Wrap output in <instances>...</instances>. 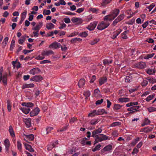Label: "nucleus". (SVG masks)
Segmentation results:
<instances>
[{"label": "nucleus", "mask_w": 156, "mask_h": 156, "mask_svg": "<svg viewBox=\"0 0 156 156\" xmlns=\"http://www.w3.org/2000/svg\"><path fill=\"white\" fill-rule=\"evenodd\" d=\"M119 12V9L115 8L111 11L109 14L105 16L104 20L105 21H111L114 20L118 15Z\"/></svg>", "instance_id": "nucleus-1"}, {"label": "nucleus", "mask_w": 156, "mask_h": 156, "mask_svg": "<svg viewBox=\"0 0 156 156\" xmlns=\"http://www.w3.org/2000/svg\"><path fill=\"white\" fill-rule=\"evenodd\" d=\"M53 52L51 50L45 49L41 53V55H38L35 57V59L38 60H41L45 58V56H48L53 54Z\"/></svg>", "instance_id": "nucleus-2"}, {"label": "nucleus", "mask_w": 156, "mask_h": 156, "mask_svg": "<svg viewBox=\"0 0 156 156\" xmlns=\"http://www.w3.org/2000/svg\"><path fill=\"white\" fill-rule=\"evenodd\" d=\"M110 138L103 134H99L95 138V142L97 143L98 142H101L107 140H110Z\"/></svg>", "instance_id": "nucleus-3"}, {"label": "nucleus", "mask_w": 156, "mask_h": 156, "mask_svg": "<svg viewBox=\"0 0 156 156\" xmlns=\"http://www.w3.org/2000/svg\"><path fill=\"white\" fill-rule=\"evenodd\" d=\"M102 21L99 24L97 27V28L99 30H102L107 27L110 25L109 23L108 22V20H105Z\"/></svg>", "instance_id": "nucleus-4"}, {"label": "nucleus", "mask_w": 156, "mask_h": 156, "mask_svg": "<svg viewBox=\"0 0 156 156\" xmlns=\"http://www.w3.org/2000/svg\"><path fill=\"white\" fill-rule=\"evenodd\" d=\"M133 66L134 68L143 69L146 67V65L145 62H141L134 64Z\"/></svg>", "instance_id": "nucleus-5"}, {"label": "nucleus", "mask_w": 156, "mask_h": 156, "mask_svg": "<svg viewBox=\"0 0 156 156\" xmlns=\"http://www.w3.org/2000/svg\"><path fill=\"white\" fill-rule=\"evenodd\" d=\"M112 146L109 144L106 146L101 151L102 154H105V152H110L112 151Z\"/></svg>", "instance_id": "nucleus-6"}, {"label": "nucleus", "mask_w": 156, "mask_h": 156, "mask_svg": "<svg viewBox=\"0 0 156 156\" xmlns=\"http://www.w3.org/2000/svg\"><path fill=\"white\" fill-rule=\"evenodd\" d=\"M140 107V106H135L129 107L127 108V110L128 111L130 112L129 113L132 114L138 110V109Z\"/></svg>", "instance_id": "nucleus-7"}, {"label": "nucleus", "mask_w": 156, "mask_h": 156, "mask_svg": "<svg viewBox=\"0 0 156 156\" xmlns=\"http://www.w3.org/2000/svg\"><path fill=\"white\" fill-rule=\"evenodd\" d=\"M43 79L42 77L40 75H36L32 76L30 79L31 81L38 82L41 81Z\"/></svg>", "instance_id": "nucleus-8"}, {"label": "nucleus", "mask_w": 156, "mask_h": 156, "mask_svg": "<svg viewBox=\"0 0 156 156\" xmlns=\"http://www.w3.org/2000/svg\"><path fill=\"white\" fill-rule=\"evenodd\" d=\"M125 15L123 14H121L119 15L116 19L113 21L112 25L113 26H115L119 22L122 20L124 17Z\"/></svg>", "instance_id": "nucleus-9"}, {"label": "nucleus", "mask_w": 156, "mask_h": 156, "mask_svg": "<svg viewBox=\"0 0 156 156\" xmlns=\"http://www.w3.org/2000/svg\"><path fill=\"white\" fill-rule=\"evenodd\" d=\"M40 111V109L36 107L30 112V116L33 117L37 115L39 113Z\"/></svg>", "instance_id": "nucleus-10"}, {"label": "nucleus", "mask_w": 156, "mask_h": 156, "mask_svg": "<svg viewBox=\"0 0 156 156\" xmlns=\"http://www.w3.org/2000/svg\"><path fill=\"white\" fill-rule=\"evenodd\" d=\"M97 23V22L94 21L90 23L89 25L87 27V28L90 31L93 30L95 28Z\"/></svg>", "instance_id": "nucleus-11"}, {"label": "nucleus", "mask_w": 156, "mask_h": 156, "mask_svg": "<svg viewBox=\"0 0 156 156\" xmlns=\"http://www.w3.org/2000/svg\"><path fill=\"white\" fill-rule=\"evenodd\" d=\"M102 131V129L101 128L96 129L92 132V136L95 138L97 137V136L98 135V134L101 133Z\"/></svg>", "instance_id": "nucleus-12"}, {"label": "nucleus", "mask_w": 156, "mask_h": 156, "mask_svg": "<svg viewBox=\"0 0 156 156\" xmlns=\"http://www.w3.org/2000/svg\"><path fill=\"white\" fill-rule=\"evenodd\" d=\"M24 140L26 141L33 140L34 138V135L33 134L25 135H24Z\"/></svg>", "instance_id": "nucleus-13"}, {"label": "nucleus", "mask_w": 156, "mask_h": 156, "mask_svg": "<svg viewBox=\"0 0 156 156\" xmlns=\"http://www.w3.org/2000/svg\"><path fill=\"white\" fill-rule=\"evenodd\" d=\"M61 46L60 44L57 42H54L49 45V48L53 49H56L59 48Z\"/></svg>", "instance_id": "nucleus-14"}, {"label": "nucleus", "mask_w": 156, "mask_h": 156, "mask_svg": "<svg viewBox=\"0 0 156 156\" xmlns=\"http://www.w3.org/2000/svg\"><path fill=\"white\" fill-rule=\"evenodd\" d=\"M154 128L153 126H148L142 128L141 129L140 132H144L145 133H148L150 132Z\"/></svg>", "instance_id": "nucleus-15"}, {"label": "nucleus", "mask_w": 156, "mask_h": 156, "mask_svg": "<svg viewBox=\"0 0 156 156\" xmlns=\"http://www.w3.org/2000/svg\"><path fill=\"white\" fill-rule=\"evenodd\" d=\"M40 70L38 68H35L31 69L29 72V73L33 75L38 74L40 72Z\"/></svg>", "instance_id": "nucleus-16"}, {"label": "nucleus", "mask_w": 156, "mask_h": 156, "mask_svg": "<svg viewBox=\"0 0 156 156\" xmlns=\"http://www.w3.org/2000/svg\"><path fill=\"white\" fill-rule=\"evenodd\" d=\"M107 77L105 76H104L100 78L98 80V82L100 86H101L107 82Z\"/></svg>", "instance_id": "nucleus-17"}, {"label": "nucleus", "mask_w": 156, "mask_h": 156, "mask_svg": "<svg viewBox=\"0 0 156 156\" xmlns=\"http://www.w3.org/2000/svg\"><path fill=\"white\" fill-rule=\"evenodd\" d=\"M118 101L119 103H122L129 101L130 99L128 98H120L118 99Z\"/></svg>", "instance_id": "nucleus-18"}, {"label": "nucleus", "mask_w": 156, "mask_h": 156, "mask_svg": "<svg viewBox=\"0 0 156 156\" xmlns=\"http://www.w3.org/2000/svg\"><path fill=\"white\" fill-rule=\"evenodd\" d=\"M20 109L22 112L26 114H28L30 110V109L29 108H26L25 107H21Z\"/></svg>", "instance_id": "nucleus-19"}, {"label": "nucleus", "mask_w": 156, "mask_h": 156, "mask_svg": "<svg viewBox=\"0 0 156 156\" xmlns=\"http://www.w3.org/2000/svg\"><path fill=\"white\" fill-rule=\"evenodd\" d=\"M21 105L23 106L27 107V108L32 107L34 105V104L30 102H23Z\"/></svg>", "instance_id": "nucleus-20"}, {"label": "nucleus", "mask_w": 156, "mask_h": 156, "mask_svg": "<svg viewBox=\"0 0 156 156\" xmlns=\"http://www.w3.org/2000/svg\"><path fill=\"white\" fill-rule=\"evenodd\" d=\"M34 86V84L33 83L30 84L25 83L23 85L22 88V89H24L28 88H33Z\"/></svg>", "instance_id": "nucleus-21"}, {"label": "nucleus", "mask_w": 156, "mask_h": 156, "mask_svg": "<svg viewBox=\"0 0 156 156\" xmlns=\"http://www.w3.org/2000/svg\"><path fill=\"white\" fill-rule=\"evenodd\" d=\"M25 149L29 151L30 152H33L34 151V149L32 147L27 144L24 143L23 144Z\"/></svg>", "instance_id": "nucleus-22"}, {"label": "nucleus", "mask_w": 156, "mask_h": 156, "mask_svg": "<svg viewBox=\"0 0 156 156\" xmlns=\"http://www.w3.org/2000/svg\"><path fill=\"white\" fill-rule=\"evenodd\" d=\"M4 144L5 148L7 150H8L10 147V143L8 139H5L4 141Z\"/></svg>", "instance_id": "nucleus-23"}, {"label": "nucleus", "mask_w": 156, "mask_h": 156, "mask_svg": "<svg viewBox=\"0 0 156 156\" xmlns=\"http://www.w3.org/2000/svg\"><path fill=\"white\" fill-rule=\"evenodd\" d=\"M23 121L27 127H29L30 126L31 123L30 118L24 119Z\"/></svg>", "instance_id": "nucleus-24"}, {"label": "nucleus", "mask_w": 156, "mask_h": 156, "mask_svg": "<svg viewBox=\"0 0 156 156\" xmlns=\"http://www.w3.org/2000/svg\"><path fill=\"white\" fill-rule=\"evenodd\" d=\"M139 104L138 102H132L128 103L126 105V106L128 107L130 106H137Z\"/></svg>", "instance_id": "nucleus-25"}, {"label": "nucleus", "mask_w": 156, "mask_h": 156, "mask_svg": "<svg viewBox=\"0 0 156 156\" xmlns=\"http://www.w3.org/2000/svg\"><path fill=\"white\" fill-rule=\"evenodd\" d=\"M94 95L96 97H101L100 92L98 89H96L94 90Z\"/></svg>", "instance_id": "nucleus-26"}, {"label": "nucleus", "mask_w": 156, "mask_h": 156, "mask_svg": "<svg viewBox=\"0 0 156 156\" xmlns=\"http://www.w3.org/2000/svg\"><path fill=\"white\" fill-rule=\"evenodd\" d=\"M98 115H101L102 114H107L108 113L104 109H98L97 112Z\"/></svg>", "instance_id": "nucleus-27"}, {"label": "nucleus", "mask_w": 156, "mask_h": 156, "mask_svg": "<svg viewBox=\"0 0 156 156\" xmlns=\"http://www.w3.org/2000/svg\"><path fill=\"white\" fill-rule=\"evenodd\" d=\"M7 73H5L2 77V82L4 85H6L7 84Z\"/></svg>", "instance_id": "nucleus-28"}, {"label": "nucleus", "mask_w": 156, "mask_h": 156, "mask_svg": "<svg viewBox=\"0 0 156 156\" xmlns=\"http://www.w3.org/2000/svg\"><path fill=\"white\" fill-rule=\"evenodd\" d=\"M27 11H25L23 12L21 14V19L20 21V24H21L23 22V21L25 19L26 16L27 15Z\"/></svg>", "instance_id": "nucleus-29"}, {"label": "nucleus", "mask_w": 156, "mask_h": 156, "mask_svg": "<svg viewBox=\"0 0 156 156\" xmlns=\"http://www.w3.org/2000/svg\"><path fill=\"white\" fill-rule=\"evenodd\" d=\"M42 26V23L40 22L39 23L34 27L32 28V30H35L36 31H39L40 28Z\"/></svg>", "instance_id": "nucleus-30"}, {"label": "nucleus", "mask_w": 156, "mask_h": 156, "mask_svg": "<svg viewBox=\"0 0 156 156\" xmlns=\"http://www.w3.org/2000/svg\"><path fill=\"white\" fill-rule=\"evenodd\" d=\"M9 131L10 134L11 136L12 137H14L15 136L14 132L13 131V129L12 126H10L9 127Z\"/></svg>", "instance_id": "nucleus-31"}, {"label": "nucleus", "mask_w": 156, "mask_h": 156, "mask_svg": "<svg viewBox=\"0 0 156 156\" xmlns=\"http://www.w3.org/2000/svg\"><path fill=\"white\" fill-rule=\"evenodd\" d=\"M146 72L149 75H152L155 73V70L154 69H147Z\"/></svg>", "instance_id": "nucleus-32"}, {"label": "nucleus", "mask_w": 156, "mask_h": 156, "mask_svg": "<svg viewBox=\"0 0 156 156\" xmlns=\"http://www.w3.org/2000/svg\"><path fill=\"white\" fill-rule=\"evenodd\" d=\"M55 25L52 23H50L46 24V27L48 30H51L54 28Z\"/></svg>", "instance_id": "nucleus-33"}, {"label": "nucleus", "mask_w": 156, "mask_h": 156, "mask_svg": "<svg viewBox=\"0 0 156 156\" xmlns=\"http://www.w3.org/2000/svg\"><path fill=\"white\" fill-rule=\"evenodd\" d=\"M96 115H98L97 111L95 110H93V111L88 114V117H93Z\"/></svg>", "instance_id": "nucleus-34"}, {"label": "nucleus", "mask_w": 156, "mask_h": 156, "mask_svg": "<svg viewBox=\"0 0 156 156\" xmlns=\"http://www.w3.org/2000/svg\"><path fill=\"white\" fill-rule=\"evenodd\" d=\"M85 81L84 79H80L78 83V85L81 88L83 87V85L85 84Z\"/></svg>", "instance_id": "nucleus-35"}, {"label": "nucleus", "mask_w": 156, "mask_h": 156, "mask_svg": "<svg viewBox=\"0 0 156 156\" xmlns=\"http://www.w3.org/2000/svg\"><path fill=\"white\" fill-rule=\"evenodd\" d=\"M140 139L139 137H136L132 141L131 143V144L132 146H134L136 143H137L140 140Z\"/></svg>", "instance_id": "nucleus-36"}, {"label": "nucleus", "mask_w": 156, "mask_h": 156, "mask_svg": "<svg viewBox=\"0 0 156 156\" xmlns=\"http://www.w3.org/2000/svg\"><path fill=\"white\" fill-rule=\"evenodd\" d=\"M7 109L9 112H10L11 110V102L9 100H8L7 102Z\"/></svg>", "instance_id": "nucleus-37"}, {"label": "nucleus", "mask_w": 156, "mask_h": 156, "mask_svg": "<svg viewBox=\"0 0 156 156\" xmlns=\"http://www.w3.org/2000/svg\"><path fill=\"white\" fill-rule=\"evenodd\" d=\"M154 55V53H152V54H147V55H145L144 56V57L143 58L144 59H148L149 58H151L152 57H153V56Z\"/></svg>", "instance_id": "nucleus-38"}, {"label": "nucleus", "mask_w": 156, "mask_h": 156, "mask_svg": "<svg viewBox=\"0 0 156 156\" xmlns=\"http://www.w3.org/2000/svg\"><path fill=\"white\" fill-rule=\"evenodd\" d=\"M22 145L20 140H18L17 141V147L19 150L21 151L22 149Z\"/></svg>", "instance_id": "nucleus-39"}, {"label": "nucleus", "mask_w": 156, "mask_h": 156, "mask_svg": "<svg viewBox=\"0 0 156 156\" xmlns=\"http://www.w3.org/2000/svg\"><path fill=\"white\" fill-rule=\"evenodd\" d=\"M128 32V31H125L124 32H123L122 34V38H123V39H126L128 37L126 34H127Z\"/></svg>", "instance_id": "nucleus-40"}, {"label": "nucleus", "mask_w": 156, "mask_h": 156, "mask_svg": "<svg viewBox=\"0 0 156 156\" xmlns=\"http://www.w3.org/2000/svg\"><path fill=\"white\" fill-rule=\"evenodd\" d=\"M150 122V121L147 119L145 118L144 120L143 123L141 124L142 126H143L145 125H148Z\"/></svg>", "instance_id": "nucleus-41"}, {"label": "nucleus", "mask_w": 156, "mask_h": 156, "mask_svg": "<svg viewBox=\"0 0 156 156\" xmlns=\"http://www.w3.org/2000/svg\"><path fill=\"white\" fill-rule=\"evenodd\" d=\"M101 145L100 144H98L95 147L92 148V151L93 152H94L96 151H98L100 150Z\"/></svg>", "instance_id": "nucleus-42"}, {"label": "nucleus", "mask_w": 156, "mask_h": 156, "mask_svg": "<svg viewBox=\"0 0 156 156\" xmlns=\"http://www.w3.org/2000/svg\"><path fill=\"white\" fill-rule=\"evenodd\" d=\"M155 94H151L148 96L147 97L146 99L147 101L149 102L151 100H152L153 98L154 97Z\"/></svg>", "instance_id": "nucleus-43"}, {"label": "nucleus", "mask_w": 156, "mask_h": 156, "mask_svg": "<svg viewBox=\"0 0 156 156\" xmlns=\"http://www.w3.org/2000/svg\"><path fill=\"white\" fill-rule=\"evenodd\" d=\"M90 94V92L89 91H86L84 92L83 95L86 97V99L89 97Z\"/></svg>", "instance_id": "nucleus-44"}, {"label": "nucleus", "mask_w": 156, "mask_h": 156, "mask_svg": "<svg viewBox=\"0 0 156 156\" xmlns=\"http://www.w3.org/2000/svg\"><path fill=\"white\" fill-rule=\"evenodd\" d=\"M12 64L14 66L15 64H16V67L17 69H18L20 67L21 64L19 62L13 61L12 62Z\"/></svg>", "instance_id": "nucleus-45"}, {"label": "nucleus", "mask_w": 156, "mask_h": 156, "mask_svg": "<svg viewBox=\"0 0 156 156\" xmlns=\"http://www.w3.org/2000/svg\"><path fill=\"white\" fill-rule=\"evenodd\" d=\"M122 107L120 104H115L114 105V109L115 110H117L120 109Z\"/></svg>", "instance_id": "nucleus-46"}, {"label": "nucleus", "mask_w": 156, "mask_h": 156, "mask_svg": "<svg viewBox=\"0 0 156 156\" xmlns=\"http://www.w3.org/2000/svg\"><path fill=\"white\" fill-rule=\"evenodd\" d=\"M120 32L119 31H117L114 32L113 33V36L112 37V38L113 39H115L116 38V37L120 34Z\"/></svg>", "instance_id": "nucleus-47"}, {"label": "nucleus", "mask_w": 156, "mask_h": 156, "mask_svg": "<svg viewBox=\"0 0 156 156\" xmlns=\"http://www.w3.org/2000/svg\"><path fill=\"white\" fill-rule=\"evenodd\" d=\"M103 62L104 65H106L111 64L112 62L111 61H108L107 59H105L103 60Z\"/></svg>", "instance_id": "nucleus-48"}, {"label": "nucleus", "mask_w": 156, "mask_h": 156, "mask_svg": "<svg viewBox=\"0 0 156 156\" xmlns=\"http://www.w3.org/2000/svg\"><path fill=\"white\" fill-rule=\"evenodd\" d=\"M80 35L82 37H85L88 35V34L87 33V32H82L81 33H80Z\"/></svg>", "instance_id": "nucleus-49"}, {"label": "nucleus", "mask_w": 156, "mask_h": 156, "mask_svg": "<svg viewBox=\"0 0 156 156\" xmlns=\"http://www.w3.org/2000/svg\"><path fill=\"white\" fill-rule=\"evenodd\" d=\"M125 80L126 82H129L131 81L132 80V78L131 76H127L125 78Z\"/></svg>", "instance_id": "nucleus-50"}, {"label": "nucleus", "mask_w": 156, "mask_h": 156, "mask_svg": "<svg viewBox=\"0 0 156 156\" xmlns=\"http://www.w3.org/2000/svg\"><path fill=\"white\" fill-rule=\"evenodd\" d=\"M51 13L50 11L49 10L44 9L43 11V14L44 15H49Z\"/></svg>", "instance_id": "nucleus-51"}, {"label": "nucleus", "mask_w": 156, "mask_h": 156, "mask_svg": "<svg viewBox=\"0 0 156 156\" xmlns=\"http://www.w3.org/2000/svg\"><path fill=\"white\" fill-rule=\"evenodd\" d=\"M99 40H91V41H90V44L91 45H94L98 42Z\"/></svg>", "instance_id": "nucleus-52"}, {"label": "nucleus", "mask_w": 156, "mask_h": 156, "mask_svg": "<svg viewBox=\"0 0 156 156\" xmlns=\"http://www.w3.org/2000/svg\"><path fill=\"white\" fill-rule=\"evenodd\" d=\"M147 109L150 112L156 111V108L154 107H150L148 108Z\"/></svg>", "instance_id": "nucleus-53"}, {"label": "nucleus", "mask_w": 156, "mask_h": 156, "mask_svg": "<svg viewBox=\"0 0 156 156\" xmlns=\"http://www.w3.org/2000/svg\"><path fill=\"white\" fill-rule=\"evenodd\" d=\"M41 64L51 63V62L48 60H44L40 62Z\"/></svg>", "instance_id": "nucleus-54"}, {"label": "nucleus", "mask_w": 156, "mask_h": 156, "mask_svg": "<svg viewBox=\"0 0 156 156\" xmlns=\"http://www.w3.org/2000/svg\"><path fill=\"white\" fill-rule=\"evenodd\" d=\"M54 146L51 143L49 144L48 146L47 149L49 151L51 150L53 148Z\"/></svg>", "instance_id": "nucleus-55"}, {"label": "nucleus", "mask_w": 156, "mask_h": 156, "mask_svg": "<svg viewBox=\"0 0 156 156\" xmlns=\"http://www.w3.org/2000/svg\"><path fill=\"white\" fill-rule=\"evenodd\" d=\"M53 129V128L50 126L47 127L46 128L47 133H48Z\"/></svg>", "instance_id": "nucleus-56"}, {"label": "nucleus", "mask_w": 156, "mask_h": 156, "mask_svg": "<svg viewBox=\"0 0 156 156\" xmlns=\"http://www.w3.org/2000/svg\"><path fill=\"white\" fill-rule=\"evenodd\" d=\"M155 6V4L154 3H152L149 6L147 7L149 10V12H150L152 9Z\"/></svg>", "instance_id": "nucleus-57"}, {"label": "nucleus", "mask_w": 156, "mask_h": 156, "mask_svg": "<svg viewBox=\"0 0 156 156\" xmlns=\"http://www.w3.org/2000/svg\"><path fill=\"white\" fill-rule=\"evenodd\" d=\"M148 80L151 83H156V79L154 78H150L148 79Z\"/></svg>", "instance_id": "nucleus-58"}, {"label": "nucleus", "mask_w": 156, "mask_h": 156, "mask_svg": "<svg viewBox=\"0 0 156 156\" xmlns=\"http://www.w3.org/2000/svg\"><path fill=\"white\" fill-rule=\"evenodd\" d=\"M53 145L54 147H55L58 144V141L57 140H55V141H53L51 143Z\"/></svg>", "instance_id": "nucleus-59"}, {"label": "nucleus", "mask_w": 156, "mask_h": 156, "mask_svg": "<svg viewBox=\"0 0 156 156\" xmlns=\"http://www.w3.org/2000/svg\"><path fill=\"white\" fill-rule=\"evenodd\" d=\"M90 10L93 13H97V12L98 11V9H96L95 8H90Z\"/></svg>", "instance_id": "nucleus-60"}, {"label": "nucleus", "mask_w": 156, "mask_h": 156, "mask_svg": "<svg viewBox=\"0 0 156 156\" xmlns=\"http://www.w3.org/2000/svg\"><path fill=\"white\" fill-rule=\"evenodd\" d=\"M103 101V99H101L100 100H98L97 101L95 104L97 105H99L101 104Z\"/></svg>", "instance_id": "nucleus-61"}, {"label": "nucleus", "mask_w": 156, "mask_h": 156, "mask_svg": "<svg viewBox=\"0 0 156 156\" xmlns=\"http://www.w3.org/2000/svg\"><path fill=\"white\" fill-rule=\"evenodd\" d=\"M96 79V76L95 75H93L92 76L91 79L90 81V82L91 83H92Z\"/></svg>", "instance_id": "nucleus-62"}, {"label": "nucleus", "mask_w": 156, "mask_h": 156, "mask_svg": "<svg viewBox=\"0 0 156 156\" xmlns=\"http://www.w3.org/2000/svg\"><path fill=\"white\" fill-rule=\"evenodd\" d=\"M139 151V150L136 148L133 149V151L132 152V154H137Z\"/></svg>", "instance_id": "nucleus-63"}, {"label": "nucleus", "mask_w": 156, "mask_h": 156, "mask_svg": "<svg viewBox=\"0 0 156 156\" xmlns=\"http://www.w3.org/2000/svg\"><path fill=\"white\" fill-rule=\"evenodd\" d=\"M67 129V126H65L61 128L58 129L57 130L58 132H62L66 130Z\"/></svg>", "instance_id": "nucleus-64"}]
</instances>
